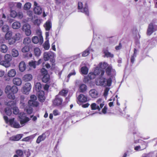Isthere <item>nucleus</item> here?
I'll list each match as a JSON object with an SVG mask.
<instances>
[{
    "label": "nucleus",
    "instance_id": "1",
    "mask_svg": "<svg viewBox=\"0 0 157 157\" xmlns=\"http://www.w3.org/2000/svg\"><path fill=\"white\" fill-rule=\"evenodd\" d=\"M18 117L21 119L20 120V124L21 125H20L18 122L14 121V118L8 121V117L6 116L3 117L6 123L9 122V123L12 127L14 128H18L24 125L25 124L28 122L30 119L28 117H26L25 114L24 113H21L18 115Z\"/></svg>",
    "mask_w": 157,
    "mask_h": 157
},
{
    "label": "nucleus",
    "instance_id": "2",
    "mask_svg": "<svg viewBox=\"0 0 157 157\" xmlns=\"http://www.w3.org/2000/svg\"><path fill=\"white\" fill-rule=\"evenodd\" d=\"M18 90V88L15 85L12 86L7 85L5 88V92L7 94L8 98L14 100L15 98L14 94L17 92Z\"/></svg>",
    "mask_w": 157,
    "mask_h": 157
},
{
    "label": "nucleus",
    "instance_id": "3",
    "mask_svg": "<svg viewBox=\"0 0 157 157\" xmlns=\"http://www.w3.org/2000/svg\"><path fill=\"white\" fill-rule=\"evenodd\" d=\"M101 72V76H102L104 73V71L101 70L98 67H96L93 72L90 73L88 75L87 77H85V81H88L89 80L94 78L96 77V76L98 75Z\"/></svg>",
    "mask_w": 157,
    "mask_h": 157
},
{
    "label": "nucleus",
    "instance_id": "4",
    "mask_svg": "<svg viewBox=\"0 0 157 157\" xmlns=\"http://www.w3.org/2000/svg\"><path fill=\"white\" fill-rule=\"evenodd\" d=\"M112 80L111 78H109L107 79L102 78H100L96 82L97 85L104 86H110L111 85Z\"/></svg>",
    "mask_w": 157,
    "mask_h": 157
},
{
    "label": "nucleus",
    "instance_id": "5",
    "mask_svg": "<svg viewBox=\"0 0 157 157\" xmlns=\"http://www.w3.org/2000/svg\"><path fill=\"white\" fill-rule=\"evenodd\" d=\"M78 8L79 11L85 13L86 15H88L89 11L88 9V7L86 4L84 5L81 2H79L78 4Z\"/></svg>",
    "mask_w": 157,
    "mask_h": 157
},
{
    "label": "nucleus",
    "instance_id": "6",
    "mask_svg": "<svg viewBox=\"0 0 157 157\" xmlns=\"http://www.w3.org/2000/svg\"><path fill=\"white\" fill-rule=\"evenodd\" d=\"M22 30L24 32L27 36H29L31 34V26L28 24H25L23 26L22 28Z\"/></svg>",
    "mask_w": 157,
    "mask_h": 157
},
{
    "label": "nucleus",
    "instance_id": "7",
    "mask_svg": "<svg viewBox=\"0 0 157 157\" xmlns=\"http://www.w3.org/2000/svg\"><path fill=\"white\" fill-rule=\"evenodd\" d=\"M31 88V85L30 83L27 82L26 83L22 88V93L26 94H29Z\"/></svg>",
    "mask_w": 157,
    "mask_h": 157
},
{
    "label": "nucleus",
    "instance_id": "8",
    "mask_svg": "<svg viewBox=\"0 0 157 157\" xmlns=\"http://www.w3.org/2000/svg\"><path fill=\"white\" fill-rule=\"evenodd\" d=\"M22 38L21 35L18 33H16L12 37V41L10 42V44H13L17 41L20 40Z\"/></svg>",
    "mask_w": 157,
    "mask_h": 157
},
{
    "label": "nucleus",
    "instance_id": "9",
    "mask_svg": "<svg viewBox=\"0 0 157 157\" xmlns=\"http://www.w3.org/2000/svg\"><path fill=\"white\" fill-rule=\"evenodd\" d=\"M34 11L35 13L40 14L42 12V10L41 7L38 6V3L36 2H34Z\"/></svg>",
    "mask_w": 157,
    "mask_h": 157
},
{
    "label": "nucleus",
    "instance_id": "10",
    "mask_svg": "<svg viewBox=\"0 0 157 157\" xmlns=\"http://www.w3.org/2000/svg\"><path fill=\"white\" fill-rule=\"evenodd\" d=\"M13 33L11 31H8L5 34V38L6 40H8V43L9 45H12L10 44V42L12 41Z\"/></svg>",
    "mask_w": 157,
    "mask_h": 157
},
{
    "label": "nucleus",
    "instance_id": "11",
    "mask_svg": "<svg viewBox=\"0 0 157 157\" xmlns=\"http://www.w3.org/2000/svg\"><path fill=\"white\" fill-rule=\"evenodd\" d=\"M87 97L83 94H80L77 98V102L78 104L81 102H85L87 101Z\"/></svg>",
    "mask_w": 157,
    "mask_h": 157
},
{
    "label": "nucleus",
    "instance_id": "12",
    "mask_svg": "<svg viewBox=\"0 0 157 157\" xmlns=\"http://www.w3.org/2000/svg\"><path fill=\"white\" fill-rule=\"evenodd\" d=\"M89 95L93 98H96L98 96V91L95 89L90 90L89 92Z\"/></svg>",
    "mask_w": 157,
    "mask_h": 157
},
{
    "label": "nucleus",
    "instance_id": "13",
    "mask_svg": "<svg viewBox=\"0 0 157 157\" xmlns=\"http://www.w3.org/2000/svg\"><path fill=\"white\" fill-rule=\"evenodd\" d=\"M54 54L51 52H45L44 54V59L45 61H47L51 57H53Z\"/></svg>",
    "mask_w": 157,
    "mask_h": 157
},
{
    "label": "nucleus",
    "instance_id": "14",
    "mask_svg": "<svg viewBox=\"0 0 157 157\" xmlns=\"http://www.w3.org/2000/svg\"><path fill=\"white\" fill-rule=\"evenodd\" d=\"M106 73L108 75L111 76L115 75L116 72L111 67H108L106 69Z\"/></svg>",
    "mask_w": 157,
    "mask_h": 157
},
{
    "label": "nucleus",
    "instance_id": "15",
    "mask_svg": "<svg viewBox=\"0 0 157 157\" xmlns=\"http://www.w3.org/2000/svg\"><path fill=\"white\" fill-rule=\"evenodd\" d=\"M38 95V98L39 100L41 102H43L45 98L44 95V92L43 91H39L37 93Z\"/></svg>",
    "mask_w": 157,
    "mask_h": 157
},
{
    "label": "nucleus",
    "instance_id": "16",
    "mask_svg": "<svg viewBox=\"0 0 157 157\" xmlns=\"http://www.w3.org/2000/svg\"><path fill=\"white\" fill-rule=\"evenodd\" d=\"M13 84L17 86H20L22 84L21 79L19 78H14L13 80Z\"/></svg>",
    "mask_w": 157,
    "mask_h": 157
},
{
    "label": "nucleus",
    "instance_id": "17",
    "mask_svg": "<svg viewBox=\"0 0 157 157\" xmlns=\"http://www.w3.org/2000/svg\"><path fill=\"white\" fill-rule=\"evenodd\" d=\"M62 102V99L59 98L58 95L56 96V99L53 102V104L55 105L58 106L60 105Z\"/></svg>",
    "mask_w": 157,
    "mask_h": 157
},
{
    "label": "nucleus",
    "instance_id": "18",
    "mask_svg": "<svg viewBox=\"0 0 157 157\" xmlns=\"http://www.w3.org/2000/svg\"><path fill=\"white\" fill-rule=\"evenodd\" d=\"M23 135L22 134H17L10 137V140L12 141H18L22 137Z\"/></svg>",
    "mask_w": 157,
    "mask_h": 157
},
{
    "label": "nucleus",
    "instance_id": "19",
    "mask_svg": "<svg viewBox=\"0 0 157 157\" xmlns=\"http://www.w3.org/2000/svg\"><path fill=\"white\" fill-rule=\"evenodd\" d=\"M33 76L31 74H27L24 75L23 77V80L25 82H28L32 80Z\"/></svg>",
    "mask_w": 157,
    "mask_h": 157
},
{
    "label": "nucleus",
    "instance_id": "20",
    "mask_svg": "<svg viewBox=\"0 0 157 157\" xmlns=\"http://www.w3.org/2000/svg\"><path fill=\"white\" fill-rule=\"evenodd\" d=\"M16 102L15 101H11L6 102V105L7 107L10 108L11 109L13 108L16 106Z\"/></svg>",
    "mask_w": 157,
    "mask_h": 157
},
{
    "label": "nucleus",
    "instance_id": "21",
    "mask_svg": "<svg viewBox=\"0 0 157 157\" xmlns=\"http://www.w3.org/2000/svg\"><path fill=\"white\" fill-rule=\"evenodd\" d=\"M16 74V70L14 69H12L8 71L7 73L8 76L11 78L14 77Z\"/></svg>",
    "mask_w": 157,
    "mask_h": 157
},
{
    "label": "nucleus",
    "instance_id": "22",
    "mask_svg": "<svg viewBox=\"0 0 157 157\" xmlns=\"http://www.w3.org/2000/svg\"><path fill=\"white\" fill-rule=\"evenodd\" d=\"M21 23L18 21L14 22L12 23L11 25L12 28L15 29H19L21 27Z\"/></svg>",
    "mask_w": 157,
    "mask_h": 157
},
{
    "label": "nucleus",
    "instance_id": "23",
    "mask_svg": "<svg viewBox=\"0 0 157 157\" xmlns=\"http://www.w3.org/2000/svg\"><path fill=\"white\" fill-rule=\"evenodd\" d=\"M19 70L21 72L24 71L26 69V65L23 61H21L19 64Z\"/></svg>",
    "mask_w": 157,
    "mask_h": 157
},
{
    "label": "nucleus",
    "instance_id": "24",
    "mask_svg": "<svg viewBox=\"0 0 157 157\" xmlns=\"http://www.w3.org/2000/svg\"><path fill=\"white\" fill-rule=\"evenodd\" d=\"M0 65L6 67H8L10 66L11 63H9V62L4 60L0 61Z\"/></svg>",
    "mask_w": 157,
    "mask_h": 157
},
{
    "label": "nucleus",
    "instance_id": "25",
    "mask_svg": "<svg viewBox=\"0 0 157 157\" xmlns=\"http://www.w3.org/2000/svg\"><path fill=\"white\" fill-rule=\"evenodd\" d=\"M29 105L33 107H37L39 105V103L36 100H29L28 101Z\"/></svg>",
    "mask_w": 157,
    "mask_h": 157
},
{
    "label": "nucleus",
    "instance_id": "26",
    "mask_svg": "<svg viewBox=\"0 0 157 157\" xmlns=\"http://www.w3.org/2000/svg\"><path fill=\"white\" fill-rule=\"evenodd\" d=\"M44 26L46 30L49 31L52 27L51 22L49 21H47Z\"/></svg>",
    "mask_w": 157,
    "mask_h": 157
},
{
    "label": "nucleus",
    "instance_id": "27",
    "mask_svg": "<svg viewBox=\"0 0 157 157\" xmlns=\"http://www.w3.org/2000/svg\"><path fill=\"white\" fill-rule=\"evenodd\" d=\"M0 50L2 52L5 53L7 51L8 48L6 45L2 44L0 46Z\"/></svg>",
    "mask_w": 157,
    "mask_h": 157
},
{
    "label": "nucleus",
    "instance_id": "28",
    "mask_svg": "<svg viewBox=\"0 0 157 157\" xmlns=\"http://www.w3.org/2000/svg\"><path fill=\"white\" fill-rule=\"evenodd\" d=\"M153 25L151 24L148 26L147 31V34L148 35H151L153 32Z\"/></svg>",
    "mask_w": 157,
    "mask_h": 157
},
{
    "label": "nucleus",
    "instance_id": "29",
    "mask_svg": "<svg viewBox=\"0 0 157 157\" xmlns=\"http://www.w3.org/2000/svg\"><path fill=\"white\" fill-rule=\"evenodd\" d=\"M45 135L44 134H42L41 135L38 136L36 140V142L37 144H39L41 141H43L45 139Z\"/></svg>",
    "mask_w": 157,
    "mask_h": 157
},
{
    "label": "nucleus",
    "instance_id": "30",
    "mask_svg": "<svg viewBox=\"0 0 157 157\" xmlns=\"http://www.w3.org/2000/svg\"><path fill=\"white\" fill-rule=\"evenodd\" d=\"M11 54L13 57H16L18 56L19 53L17 50L15 48H13L11 51Z\"/></svg>",
    "mask_w": 157,
    "mask_h": 157
},
{
    "label": "nucleus",
    "instance_id": "31",
    "mask_svg": "<svg viewBox=\"0 0 157 157\" xmlns=\"http://www.w3.org/2000/svg\"><path fill=\"white\" fill-rule=\"evenodd\" d=\"M79 89L80 92H84L86 90L87 87L86 85L82 84L80 85Z\"/></svg>",
    "mask_w": 157,
    "mask_h": 157
},
{
    "label": "nucleus",
    "instance_id": "32",
    "mask_svg": "<svg viewBox=\"0 0 157 157\" xmlns=\"http://www.w3.org/2000/svg\"><path fill=\"white\" fill-rule=\"evenodd\" d=\"M4 60L9 62V63H10L12 60V57L10 55L6 54L4 56Z\"/></svg>",
    "mask_w": 157,
    "mask_h": 157
},
{
    "label": "nucleus",
    "instance_id": "33",
    "mask_svg": "<svg viewBox=\"0 0 157 157\" xmlns=\"http://www.w3.org/2000/svg\"><path fill=\"white\" fill-rule=\"evenodd\" d=\"M34 53L35 56H39L41 54V51L40 49L38 48H35L34 50Z\"/></svg>",
    "mask_w": 157,
    "mask_h": 157
},
{
    "label": "nucleus",
    "instance_id": "34",
    "mask_svg": "<svg viewBox=\"0 0 157 157\" xmlns=\"http://www.w3.org/2000/svg\"><path fill=\"white\" fill-rule=\"evenodd\" d=\"M35 87L36 90L38 92L41 91L40 90L41 88V85L40 83L37 82L36 83L35 85Z\"/></svg>",
    "mask_w": 157,
    "mask_h": 157
},
{
    "label": "nucleus",
    "instance_id": "35",
    "mask_svg": "<svg viewBox=\"0 0 157 157\" xmlns=\"http://www.w3.org/2000/svg\"><path fill=\"white\" fill-rule=\"evenodd\" d=\"M91 107L92 110L98 109L99 110H100V108L99 106L97 105L95 103H92L91 105Z\"/></svg>",
    "mask_w": 157,
    "mask_h": 157
},
{
    "label": "nucleus",
    "instance_id": "36",
    "mask_svg": "<svg viewBox=\"0 0 157 157\" xmlns=\"http://www.w3.org/2000/svg\"><path fill=\"white\" fill-rule=\"evenodd\" d=\"M81 71L82 74L86 75L88 72V69L86 67H83L81 69Z\"/></svg>",
    "mask_w": 157,
    "mask_h": 157
},
{
    "label": "nucleus",
    "instance_id": "37",
    "mask_svg": "<svg viewBox=\"0 0 157 157\" xmlns=\"http://www.w3.org/2000/svg\"><path fill=\"white\" fill-rule=\"evenodd\" d=\"M31 39L29 37H26L23 40V44L28 45L31 43Z\"/></svg>",
    "mask_w": 157,
    "mask_h": 157
},
{
    "label": "nucleus",
    "instance_id": "38",
    "mask_svg": "<svg viewBox=\"0 0 157 157\" xmlns=\"http://www.w3.org/2000/svg\"><path fill=\"white\" fill-rule=\"evenodd\" d=\"M49 79V76L48 74L43 75L42 78V81L44 82H48Z\"/></svg>",
    "mask_w": 157,
    "mask_h": 157
},
{
    "label": "nucleus",
    "instance_id": "39",
    "mask_svg": "<svg viewBox=\"0 0 157 157\" xmlns=\"http://www.w3.org/2000/svg\"><path fill=\"white\" fill-rule=\"evenodd\" d=\"M44 48L46 50H48L50 48V44L48 40L46 41L43 45Z\"/></svg>",
    "mask_w": 157,
    "mask_h": 157
},
{
    "label": "nucleus",
    "instance_id": "40",
    "mask_svg": "<svg viewBox=\"0 0 157 157\" xmlns=\"http://www.w3.org/2000/svg\"><path fill=\"white\" fill-rule=\"evenodd\" d=\"M34 135H32L26 137L22 139V140L24 141H28L29 140L33 139L35 137Z\"/></svg>",
    "mask_w": 157,
    "mask_h": 157
},
{
    "label": "nucleus",
    "instance_id": "41",
    "mask_svg": "<svg viewBox=\"0 0 157 157\" xmlns=\"http://www.w3.org/2000/svg\"><path fill=\"white\" fill-rule=\"evenodd\" d=\"M68 92L67 90L64 89L59 92V94L63 96H66Z\"/></svg>",
    "mask_w": 157,
    "mask_h": 157
},
{
    "label": "nucleus",
    "instance_id": "42",
    "mask_svg": "<svg viewBox=\"0 0 157 157\" xmlns=\"http://www.w3.org/2000/svg\"><path fill=\"white\" fill-rule=\"evenodd\" d=\"M10 108L6 107L5 109V112L8 115L10 116L12 114V111Z\"/></svg>",
    "mask_w": 157,
    "mask_h": 157
},
{
    "label": "nucleus",
    "instance_id": "43",
    "mask_svg": "<svg viewBox=\"0 0 157 157\" xmlns=\"http://www.w3.org/2000/svg\"><path fill=\"white\" fill-rule=\"evenodd\" d=\"M31 6V4L30 2H27L26 3L24 6V9L27 10L29 9Z\"/></svg>",
    "mask_w": 157,
    "mask_h": 157
},
{
    "label": "nucleus",
    "instance_id": "44",
    "mask_svg": "<svg viewBox=\"0 0 157 157\" xmlns=\"http://www.w3.org/2000/svg\"><path fill=\"white\" fill-rule=\"evenodd\" d=\"M104 53L105 54V56L107 57H113V54H111L110 52L108 51L107 50H104Z\"/></svg>",
    "mask_w": 157,
    "mask_h": 157
},
{
    "label": "nucleus",
    "instance_id": "45",
    "mask_svg": "<svg viewBox=\"0 0 157 157\" xmlns=\"http://www.w3.org/2000/svg\"><path fill=\"white\" fill-rule=\"evenodd\" d=\"M108 66L107 64L105 63H101L99 64V66L102 69H105Z\"/></svg>",
    "mask_w": 157,
    "mask_h": 157
},
{
    "label": "nucleus",
    "instance_id": "46",
    "mask_svg": "<svg viewBox=\"0 0 157 157\" xmlns=\"http://www.w3.org/2000/svg\"><path fill=\"white\" fill-rule=\"evenodd\" d=\"M32 41L34 44H36L39 42V39L37 36H34L32 38Z\"/></svg>",
    "mask_w": 157,
    "mask_h": 157
},
{
    "label": "nucleus",
    "instance_id": "47",
    "mask_svg": "<svg viewBox=\"0 0 157 157\" xmlns=\"http://www.w3.org/2000/svg\"><path fill=\"white\" fill-rule=\"evenodd\" d=\"M36 63V61H32L29 63V64L31 67L35 68H36V65H37Z\"/></svg>",
    "mask_w": 157,
    "mask_h": 157
},
{
    "label": "nucleus",
    "instance_id": "48",
    "mask_svg": "<svg viewBox=\"0 0 157 157\" xmlns=\"http://www.w3.org/2000/svg\"><path fill=\"white\" fill-rule=\"evenodd\" d=\"M29 50V47L26 46L22 48L21 51L25 53L28 52Z\"/></svg>",
    "mask_w": 157,
    "mask_h": 157
},
{
    "label": "nucleus",
    "instance_id": "49",
    "mask_svg": "<svg viewBox=\"0 0 157 157\" xmlns=\"http://www.w3.org/2000/svg\"><path fill=\"white\" fill-rule=\"evenodd\" d=\"M2 29L3 32H6L9 31V28L8 25H5L3 26Z\"/></svg>",
    "mask_w": 157,
    "mask_h": 157
},
{
    "label": "nucleus",
    "instance_id": "50",
    "mask_svg": "<svg viewBox=\"0 0 157 157\" xmlns=\"http://www.w3.org/2000/svg\"><path fill=\"white\" fill-rule=\"evenodd\" d=\"M89 48H88L83 52L82 54V56L85 57L88 56L89 54Z\"/></svg>",
    "mask_w": 157,
    "mask_h": 157
},
{
    "label": "nucleus",
    "instance_id": "51",
    "mask_svg": "<svg viewBox=\"0 0 157 157\" xmlns=\"http://www.w3.org/2000/svg\"><path fill=\"white\" fill-rule=\"evenodd\" d=\"M19 112V110L18 108L15 106L13 108V113L15 114H17Z\"/></svg>",
    "mask_w": 157,
    "mask_h": 157
},
{
    "label": "nucleus",
    "instance_id": "52",
    "mask_svg": "<svg viewBox=\"0 0 157 157\" xmlns=\"http://www.w3.org/2000/svg\"><path fill=\"white\" fill-rule=\"evenodd\" d=\"M146 147V145H145L143 147L141 148L140 146H137L135 147V150L136 151H140L145 148Z\"/></svg>",
    "mask_w": 157,
    "mask_h": 157
},
{
    "label": "nucleus",
    "instance_id": "53",
    "mask_svg": "<svg viewBox=\"0 0 157 157\" xmlns=\"http://www.w3.org/2000/svg\"><path fill=\"white\" fill-rule=\"evenodd\" d=\"M25 110L29 114H31L33 112L32 108L29 107H28V108L25 109Z\"/></svg>",
    "mask_w": 157,
    "mask_h": 157
},
{
    "label": "nucleus",
    "instance_id": "54",
    "mask_svg": "<svg viewBox=\"0 0 157 157\" xmlns=\"http://www.w3.org/2000/svg\"><path fill=\"white\" fill-rule=\"evenodd\" d=\"M17 16L18 19H21L23 17V13L21 12H18V13H17Z\"/></svg>",
    "mask_w": 157,
    "mask_h": 157
},
{
    "label": "nucleus",
    "instance_id": "55",
    "mask_svg": "<svg viewBox=\"0 0 157 157\" xmlns=\"http://www.w3.org/2000/svg\"><path fill=\"white\" fill-rule=\"evenodd\" d=\"M17 13L15 11H12L10 13V16L11 17L14 18L17 16Z\"/></svg>",
    "mask_w": 157,
    "mask_h": 157
},
{
    "label": "nucleus",
    "instance_id": "56",
    "mask_svg": "<svg viewBox=\"0 0 157 157\" xmlns=\"http://www.w3.org/2000/svg\"><path fill=\"white\" fill-rule=\"evenodd\" d=\"M109 90V88L108 87H106L104 90V96L105 97H106L108 94V92Z\"/></svg>",
    "mask_w": 157,
    "mask_h": 157
},
{
    "label": "nucleus",
    "instance_id": "57",
    "mask_svg": "<svg viewBox=\"0 0 157 157\" xmlns=\"http://www.w3.org/2000/svg\"><path fill=\"white\" fill-rule=\"evenodd\" d=\"M41 72L43 75H45L48 74L47 71L44 68H42L41 70Z\"/></svg>",
    "mask_w": 157,
    "mask_h": 157
},
{
    "label": "nucleus",
    "instance_id": "58",
    "mask_svg": "<svg viewBox=\"0 0 157 157\" xmlns=\"http://www.w3.org/2000/svg\"><path fill=\"white\" fill-rule=\"evenodd\" d=\"M41 22L40 20L38 19L35 20L33 22L34 24L37 25H39L40 24Z\"/></svg>",
    "mask_w": 157,
    "mask_h": 157
},
{
    "label": "nucleus",
    "instance_id": "59",
    "mask_svg": "<svg viewBox=\"0 0 157 157\" xmlns=\"http://www.w3.org/2000/svg\"><path fill=\"white\" fill-rule=\"evenodd\" d=\"M16 154L17 155L21 156L23 155V151L21 150H18L16 151Z\"/></svg>",
    "mask_w": 157,
    "mask_h": 157
},
{
    "label": "nucleus",
    "instance_id": "60",
    "mask_svg": "<svg viewBox=\"0 0 157 157\" xmlns=\"http://www.w3.org/2000/svg\"><path fill=\"white\" fill-rule=\"evenodd\" d=\"M36 34L39 36L42 35V32L40 29H37L36 30Z\"/></svg>",
    "mask_w": 157,
    "mask_h": 157
},
{
    "label": "nucleus",
    "instance_id": "61",
    "mask_svg": "<svg viewBox=\"0 0 157 157\" xmlns=\"http://www.w3.org/2000/svg\"><path fill=\"white\" fill-rule=\"evenodd\" d=\"M30 100H32L33 101L37 100V98L36 96L34 95H31L30 97Z\"/></svg>",
    "mask_w": 157,
    "mask_h": 157
},
{
    "label": "nucleus",
    "instance_id": "62",
    "mask_svg": "<svg viewBox=\"0 0 157 157\" xmlns=\"http://www.w3.org/2000/svg\"><path fill=\"white\" fill-rule=\"evenodd\" d=\"M76 74V73L75 71H73L72 72H71L67 76V77L69 78L71 76L73 75H75Z\"/></svg>",
    "mask_w": 157,
    "mask_h": 157
},
{
    "label": "nucleus",
    "instance_id": "63",
    "mask_svg": "<svg viewBox=\"0 0 157 157\" xmlns=\"http://www.w3.org/2000/svg\"><path fill=\"white\" fill-rule=\"evenodd\" d=\"M107 108L106 106H105L102 109V112L104 114H105L106 113Z\"/></svg>",
    "mask_w": 157,
    "mask_h": 157
},
{
    "label": "nucleus",
    "instance_id": "64",
    "mask_svg": "<svg viewBox=\"0 0 157 157\" xmlns=\"http://www.w3.org/2000/svg\"><path fill=\"white\" fill-rule=\"evenodd\" d=\"M53 114L55 116H57L59 114V113L57 110H55L53 111Z\"/></svg>",
    "mask_w": 157,
    "mask_h": 157
}]
</instances>
